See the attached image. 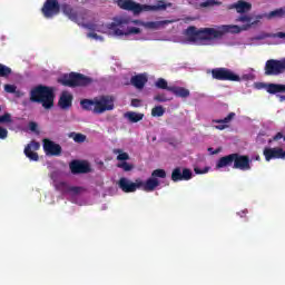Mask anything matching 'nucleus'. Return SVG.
<instances>
[{
  "instance_id": "f257e3e1",
  "label": "nucleus",
  "mask_w": 285,
  "mask_h": 285,
  "mask_svg": "<svg viewBox=\"0 0 285 285\" xmlns=\"http://www.w3.org/2000/svg\"><path fill=\"white\" fill-rule=\"evenodd\" d=\"M232 32L233 35H239L242 28L237 24H223L216 28H200L190 26L186 29V37L189 41H215L224 39V36Z\"/></svg>"
},
{
  "instance_id": "f03ea898",
  "label": "nucleus",
  "mask_w": 285,
  "mask_h": 285,
  "mask_svg": "<svg viewBox=\"0 0 285 285\" xmlns=\"http://www.w3.org/2000/svg\"><path fill=\"white\" fill-rule=\"evenodd\" d=\"M82 110H92L94 115H104L108 110H115V98L112 96H100L94 99L80 100Z\"/></svg>"
},
{
  "instance_id": "7ed1b4c3",
  "label": "nucleus",
  "mask_w": 285,
  "mask_h": 285,
  "mask_svg": "<svg viewBox=\"0 0 285 285\" xmlns=\"http://www.w3.org/2000/svg\"><path fill=\"white\" fill-rule=\"evenodd\" d=\"M114 3L120 8V10H126L127 12H132V14H141V12H150V11H157V10H166L168 6L164 0H160L157 2V4L150 6V4H141L139 2H136L134 0H114Z\"/></svg>"
},
{
  "instance_id": "20e7f679",
  "label": "nucleus",
  "mask_w": 285,
  "mask_h": 285,
  "mask_svg": "<svg viewBox=\"0 0 285 285\" xmlns=\"http://www.w3.org/2000/svg\"><path fill=\"white\" fill-rule=\"evenodd\" d=\"M30 101L32 104H42L46 110H50L55 106V91L48 86L39 85L31 89Z\"/></svg>"
},
{
  "instance_id": "39448f33",
  "label": "nucleus",
  "mask_w": 285,
  "mask_h": 285,
  "mask_svg": "<svg viewBox=\"0 0 285 285\" xmlns=\"http://www.w3.org/2000/svg\"><path fill=\"white\" fill-rule=\"evenodd\" d=\"M92 81V78L73 71L65 73L58 79V83H61V86H66L67 88H86V86H90Z\"/></svg>"
},
{
  "instance_id": "423d86ee",
  "label": "nucleus",
  "mask_w": 285,
  "mask_h": 285,
  "mask_svg": "<svg viewBox=\"0 0 285 285\" xmlns=\"http://www.w3.org/2000/svg\"><path fill=\"white\" fill-rule=\"evenodd\" d=\"M265 76L266 77H278V75H284L285 72V58L277 60V59H269L265 62Z\"/></svg>"
},
{
  "instance_id": "0eeeda50",
  "label": "nucleus",
  "mask_w": 285,
  "mask_h": 285,
  "mask_svg": "<svg viewBox=\"0 0 285 285\" xmlns=\"http://www.w3.org/2000/svg\"><path fill=\"white\" fill-rule=\"evenodd\" d=\"M212 77L216 79V81H242L239 75L224 67L212 69Z\"/></svg>"
},
{
  "instance_id": "6e6552de",
  "label": "nucleus",
  "mask_w": 285,
  "mask_h": 285,
  "mask_svg": "<svg viewBox=\"0 0 285 285\" xmlns=\"http://www.w3.org/2000/svg\"><path fill=\"white\" fill-rule=\"evenodd\" d=\"M130 21L125 18H117L109 24V30H111L115 37H128V27Z\"/></svg>"
},
{
  "instance_id": "1a4fd4ad",
  "label": "nucleus",
  "mask_w": 285,
  "mask_h": 285,
  "mask_svg": "<svg viewBox=\"0 0 285 285\" xmlns=\"http://www.w3.org/2000/svg\"><path fill=\"white\" fill-rule=\"evenodd\" d=\"M41 12L46 19H52L56 14L61 12V4L57 0H46L42 6Z\"/></svg>"
},
{
  "instance_id": "9d476101",
  "label": "nucleus",
  "mask_w": 285,
  "mask_h": 285,
  "mask_svg": "<svg viewBox=\"0 0 285 285\" xmlns=\"http://www.w3.org/2000/svg\"><path fill=\"white\" fill-rule=\"evenodd\" d=\"M42 148L46 153V155H49L50 157H59L61 155V145L45 138L42 140Z\"/></svg>"
},
{
  "instance_id": "9b49d317",
  "label": "nucleus",
  "mask_w": 285,
  "mask_h": 285,
  "mask_svg": "<svg viewBox=\"0 0 285 285\" xmlns=\"http://www.w3.org/2000/svg\"><path fill=\"white\" fill-rule=\"evenodd\" d=\"M193 179V171L189 168L176 167L171 171V181H190Z\"/></svg>"
},
{
  "instance_id": "f8f14e48",
  "label": "nucleus",
  "mask_w": 285,
  "mask_h": 285,
  "mask_svg": "<svg viewBox=\"0 0 285 285\" xmlns=\"http://www.w3.org/2000/svg\"><path fill=\"white\" fill-rule=\"evenodd\" d=\"M118 186L122 193H136L139 186H141V183H139V178L132 183L128 178L122 177L119 179Z\"/></svg>"
},
{
  "instance_id": "ddd939ff",
  "label": "nucleus",
  "mask_w": 285,
  "mask_h": 285,
  "mask_svg": "<svg viewBox=\"0 0 285 285\" xmlns=\"http://www.w3.org/2000/svg\"><path fill=\"white\" fill-rule=\"evenodd\" d=\"M236 170H250V158L246 155L234 154V166Z\"/></svg>"
},
{
  "instance_id": "4468645a",
  "label": "nucleus",
  "mask_w": 285,
  "mask_h": 285,
  "mask_svg": "<svg viewBox=\"0 0 285 285\" xmlns=\"http://www.w3.org/2000/svg\"><path fill=\"white\" fill-rule=\"evenodd\" d=\"M70 171L72 175H86V173H90V164L80 160H72L69 164Z\"/></svg>"
},
{
  "instance_id": "2eb2a0df",
  "label": "nucleus",
  "mask_w": 285,
  "mask_h": 285,
  "mask_svg": "<svg viewBox=\"0 0 285 285\" xmlns=\"http://www.w3.org/2000/svg\"><path fill=\"white\" fill-rule=\"evenodd\" d=\"M263 155L266 161H271L273 159H285V150L281 147L265 148L263 150Z\"/></svg>"
},
{
  "instance_id": "dca6fc26",
  "label": "nucleus",
  "mask_w": 285,
  "mask_h": 285,
  "mask_svg": "<svg viewBox=\"0 0 285 285\" xmlns=\"http://www.w3.org/2000/svg\"><path fill=\"white\" fill-rule=\"evenodd\" d=\"M41 148V144L37 142L36 140H32L30 144H28L24 147V155L30 159L31 161H39V154L32 150H39Z\"/></svg>"
},
{
  "instance_id": "f3484780",
  "label": "nucleus",
  "mask_w": 285,
  "mask_h": 285,
  "mask_svg": "<svg viewBox=\"0 0 285 285\" xmlns=\"http://www.w3.org/2000/svg\"><path fill=\"white\" fill-rule=\"evenodd\" d=\"M139 189L144 190L145 193H153L158 186H159V179L158 178H148L146 181L138 178Z\"/></svg>"
},
{
  "instance_id": "a211bd4d",
  "label": "nucleus",
  "mask_w": 285,
  "mask_h": 285,
  "mask_svg": "<svg viewBox=\"0 0 285 285\" xmlns=\"http://www.w3.org/2000/svg\"><path fill=\"white\" fill-rule=\"evenodd\" d=\"M60 10L65 14V17H68L70 21H73L75 23L79 22V13L72 8V6L68 3L60 4Z\"/></svg>"
},
{
  "instance_id": "6ab92c4d",
  "label": "nucleus",
  "mask_w": 285,
  "mask_h": 285,
  "mask_svg": "<svg viewBox=\"0 0 285 285\" xmlns=\"http://www.w3.org/2000/svg\"><path fill=\"white\" fill-rule=\"evenodd\" d=\"M72 95L68 91H63L60 96V99L58 101L59 107L61 110H68V108L72 107Z\"/></svg>"
},
{
  "instance_id": "aec40b11",
  "label": "nucleus",
  "mask_w": 285,
  "mask_h": 285,
  "mask_svg": "<svg viewBox=\"0 0 285 285\" xmlns=\"http://www.w3.org/2000/svg\"><path fill=\"white\" fill-rule=\"evenodd\" d=\"M233 8L236 9L238 14H246V12H250L253 10V4L245 0H238L236 3L233 4Z\"/></svg>"
},
{
  "instance_id": "412c9836",
  "label": "nucleus",
  "mask_w": 285,
  "mask_h": 285,
  "mask_svg": "<svg viewBox=\"0 0 285 285\" xmlns=\"http://www.w3.org/2000/svg\"><path fill=\"white\" fill-rule=\"evenodd\" d=\"M169 92H173L175 97H180V99H188L190 97V90L184 87L170 86Z\"/></svg>"
},
{
  "instance_id": "4be33fe9",
  "label": "nucleus",
  "mask_w": 285,
  "mask_h": 285,
  "mask_svg": "<svg viewBox=\"0 0 285 285\" xmlns=\"http://www.w3.org/2000/svg\"><path fill=\"white\" fill-rule=\"evenodd\" d=\"M233 164H235V154H229L218 159L216 168H226L228 166H233Z\"/></svg>"
},
{
  "instance_id": "5701e85b",
  "label": "nucleus",
  "mask_w": 285,
  "mask_h": 285,
  "mask_svg": "<svg viewBox=\"0 0 285 285\" xmlns=\"http://www.w3.org/2000/svg\"><path fill=\"white\" fill-rule=\"evenodd\" d=\"M233 119H235V112H229L227 115V117H225L224 119H215V120H213V122L220 124V125L216 126L217 130H226V128L228 127V125H226V124H230V121H233Z\"/></svg>"
},
{
  "instance_id": "b1692460",
  "label": "nucleus",
  "mask_w": 285,
  "mask_h": 285,
  "mask_svg": "<svg viewBox=\"0 0 285 285\" xmlns=\"http://www.w3.org/2000/svg\"><path fill=\"white\" fill-rule=\"evenodd\" d=\"M130 82L138 90H142L144 86L148 83V78L144 75H137L131 77Z\"/></svg>"
},
{
  "instance_id": "393cba45",
  "label": "nucleus",
  "mask_w": 285,
  "mask_h": 285,
  "mask_svg": "<svg viewBox=\"0 0 285 285\" xmlns=\"http://www.w3.org/2000/svg\"><path fill=\"white\" fill-rule=\"evenodd\" d=\"M222 2L216 0H204L200 3H194L193 1H189V6H194L196 10H202V8H213L215 6H220Z\"/></svg>"
},
{
  "instance_id": "a878e982",
  "label": "nucleus",
  "mask_w": 285,
  "mask_h": 285,
  "mask_svg": "<svg viewBox=\"0 0 285 285\" xmlns=\"http://www.w3.org/2000/svg\"><path fill=\"white\" fill-rule=\"evenodd\" d=\"M266 92L268 95H277L279 92H285V85L282 83H267L265 85Z\"/></svg>"
},
{
  "instance_id": "bb28decb",
  "label": "nucleus",
  "mask_w": 285,
  "mask_h": 285,
  "mask_svg": "<svg viewBox=\"0 0 285 285\" xmlns=\"http://www.w3.org/2000/svg\"><path fill=\"white\" fill-rule=\"evenodd\" d=\"M237 21H240V23H245L243 26V30H248V28H252L257 23V21H253V17L246 14L238 17Z\"/></svg>"
},
{
  "instance_id": "cd10ccee",
  "label": "nucleus",
  "mask_w": 285,
  "mask_h": 285,
  "mask_svg": "<svg viewBox=\"0 0 285 285\" xmlns=\"http://www.w3.org/2000/svg\"><path fill=\"white\" fill-rule=\"evenodd\" d=\"M170 23V20H163V21H149L146 22L144 26L145 28H148L149 30H159V28L164 26H168Z\"/></svg>"
},
{
  "instance_id": "c85d7f7f",
  "label": "nucleus",
  "mask_w": 285,
  "mask_h": 285,
  "mask_svg": "<svg viewBox=\"0 0 285 285\" xmlns=\"http://www.w3.org/2000/svg\"><path fill=\"white\" fill-rule=\"evenodd\" d=\"M125 118L130 121V124H137L144 119V114H137L135 111H128L125 114Z\"/></svg>"
},
{
  "instance_id": "c756f323",
  "label": "nucleus",
  "mask_w": 285,
  "mask_h": 285,
  "mask_svg": "<svg viewBox=\"0 0 285 285\" xmlns=\"http://www.w3.org/2000/svg\"><path fill=\"white\" fill-rule=\"evenodd\" d=\"M285 39V32H277V33H262L256 37L257 41H262V39Z\"/></svg>"
},
{
  "instance_id": "7c9ffc66",
  "label": "nucleus",
  "mask_w": 285,
  "mask_h": 285,
  "mask_svg": "<svg viewBox=\"0 0 285 285\" xmlns=\"http://www.w3.org/2000/svg\"><path fill=\"white\" fill-rule=\"evenodd\" d=\"M268 19H285V7L271 11L268 13Z\"/></svg>"
},
{
  "instance_id": "2f4dec72",
  "label": "nucleus",
  "mask_w": 285,
  "mask_h": 285,
  "mask_svg": "<svg viewBox=\"0 0 285 285\" xmlns=\"http://www.w3.org/2000/svg\"><path fill=\"white\" fill-rule=\"evenodd\" d=\"M70 139H73L76 144H83L86 141V135L79 134V132H70L69 134Z\"/></svg>"
},
{
  "instance_id": "473e14b6",
  "label": "nucleus",
  "mask_w": 285,
  "mask_h": 285,
  "mask_svg": "<svg viewBox=\"0 0 285 285\" xmlns=\"http://www.w3.org/2000/svg\"><path fill=\"white\" fill-rule=\"evenodd\" d=\"M156 88L159 90H168L170 92V87H168V81L164 78H158L155 82Z\"/></svg>"
},
{
  "instance_id": "72a5a7b5",
  "label": "nucleus",
  "mask_w": 285,
  "mask_h": 285,
  "mask_svg": "<svg viewBox=\"0 0 285 285\" xmlns=\"http://www.w3.org/2000/svg\"><path fill=\"white\" fill-rule=\"evenodd\" d=\"M166 109L163 106H156L151 109V117H164Z\"/></svg>"
},
{
  "instance_id": "f704fd0d",
  "label": "nucleus",
  "mask_w": 285,
  "mask_h": 285,
  "mask_svg": "<svg viewBox=\"0 0 285 285\" xmlns=\"http://www.w3.org/2000/svg\"><path fill=\"white\" fill-rule=\"evenodd\" d=\"M12 75V69L3 63H0V77L8 78Z\"/></svg>"
},
{
  "instance_id": "c9c22d12",
  "label": "nucleus",
  "mask_w": 285,
  "mask_h": 285,
  "mask_svg": "<svg viewBox=\"0 0 285 285\" xmlns=\"http://www.w3.org/2000/svg\"><path fill=\"white\" fill-rule=\"evenodd\" d=\"M157 177L159 179H166V170H164V169H155L151 173V178L157 179Z\"/></svg>"
},
{
  "instance_id": "e433bc0d",
  "label": "nucleus",
  "mask_w": 285,
  "mask_h": 285,
  "mask_svg": "<svg viewBox=\"0 0 285 285\" xmlns=\"http://www.w3.org/2000/svg\"><path fill=\"white\" fill-rule=\"evenodd\" d=\"M56 189H58L59 193L66 194L69 193L70 186L67 185V183L60 181L56 184Z\"/></svg>"
},
{
  "instance_id": "4c0bfd02",
  "label": "nucleus",
  "mask_w": 285,
  "mask_h": 285,
  "mask_svg": "<svg viewBox=\"0 0 285 285\" xmlns=\"http://www.w3.org/2000/svg\"><path fill=\"white\" fill-rule=\"evenodd\" d=\"M154 101H158V104H166V101H170V99L166 96L165 92L158 94L154 97Z\"/></svg>"
},
{
  "instance_id": "58836bf2",
  "label": "nucleus",
  "mask_w": 285,
  "mask_h": 285,
  "mask_svg": "<svg viewBox=\"0 0 285 285\" xmlns=\"http://www.w3.org/2000/svg\"><path fill=\"white\" fill-rule=\"evenodd\" d=\"M0 124H12V115L6 112L4 115L0 116Z\"/></svg>"
},
{
  "instance_id": "ea45409f",
  "label": "nucleus",
  "mask_w": 285,
  "mask_h": 285,
  "mask_svg": "<svg viewBox=\"0 0 285 285\" xmlns=\"http://www.w3.org/2000/svg\"><path fill=\"white\" fill-rule=\"evenodd\" d=\"M117 167L122 168V170H125V173H130V170H132V165H130V163H126V161L119 163L117 165Z\"/></svg>"
},
{
  "instance_id": "a19ab883",
  "label": "nucleus",
  "mask_w": 285,
  "mask_h": 285,
  "mask_svg": "<svg viewBox=\"0 0 285 285\" xmlns=\"http://www.w3.org/2000/svg\"><path fill=\"white\" fill-rule=\"evenodd\" d=\"M141 33V29L138 27H128L127 29V37L130 35H140Z\"/></svg>"
},
{
  "instance_id": "79ce46f5",
  "label": "nucleus",
  "mask_w": 285,
  "mask_h": 285,
  "mask_svg": "<svg viewBox=\"0 0 285 285\" xmlns=\"http://www.w3.org/2000/svg\"><path fill=\"white\" fill-rule=\"evenodd\" d=\"M6 92H9L10 95H14L17 92V86L14 85H4Z\"/></svg>"
},
{
  "instance_id": "37998d69",
  "label": "nucleus",
  "mask_w": 285,
  "mask_h": 285,
  "mask_svg": "<svg viewBox=\"0 0 285 285\" xmlns=\"http://www.w3.org/2000/svg\"><path fill=\"white\" fill-rule=\"evenodd\" d=\"M118 161H128V159H130V156H128L127 153H120L117 156Z\"/></svg>"
},
{
  "instance_id": "c03bdc74",
  "label": "nucleus",
  "mask_w": 285,
  "mask_h": 285,
  "mask_svg": "<svg viewBox=\"0 0 285 285\" xmlns=\"http://www.w3.org/2000/svg\"><path fill=\"white\" fill-rule=\"evenodd\" d=\"M209 168L205 167L204 169L199 168V167H195L194 168V173H196V175H206V173H208Z\"/></svg>"
},
{
  "instance_id": "a18cd8bd",
  "label": "nucleus",
  "mask_w": 285,
  "mask_h": 285,
  "mask_svg": "<svg viewBox=\"0 0 285 285\" xmlns=\"http://www.w3.org/2000/svg\"><path fill=\"white\" fill-rule=\"evenodd\" d=\"M8 138V129L0 127V139H7Z\"/></svg>"
},
{
  "instance_id": "49530a36",
  "label": "nucleus",
  "mask_w": 285,
  "mask_h": 285,
  "mask_svg": "<svg viewBox=\"0 0 285 285\" xmlns=\"http://www.w3.org/2000/svg\"><path fill=\"white\" fill-rule=\"evenodd\" d=\"M37 128H39V125H37V122L35 121L29 122V130H31V132H37Z\"/></svg>"
},
{
  "instance_id": "de8ad7c7",
  "label": "nucleus",
  "mask_w": 285,
  "mask_h": 285,
  "mask_svg": "<svg viewBox=\"0 0 285 285\" xmlns=\"http://www.w3.org/2000/svg\"><path fill=\"white\" fill-rule=\"evenodd\" d=\"M69 193H73V195H79V193H81V187H70L69 186Z\"/></svg>"
},
{
  "instance_id": "09e8293b",
  "label": "nucleus",
  "mask_w": 285,
  "mask_h": 285,
  "mask_svg": "<svg viewBox=\"0 0 285 285\" xmlns=\"http://www.w3.org/2000/svg\"><path fill=\"white\" fill-rule=\"evenodd\" d=\"M279 139H284L285 141V136L282 132H277L274 137H273V141H279Z\"/></svg>"
},
{
  "instance_id": "8fccbe9b",
  "label": "nucleus",
  "mask_w": 285,
  "mask_h": 285,
  "mask_svg": "<svg viewBox=\"0 0 285 285\" xmlns=\"http://www.w3.org/2000/svg\"><path fill=\"white\" fill-rule=\"evenodd\" d=\"M131 106H132L134 108H139V106H141V100H139V99H132V100H131Z\"/></svg>"
},
{
  "instance_id": "3c124183",
  "label": "nucleus",
  "mask_w": 285,
  "mask_h": 285,
  "mask_svg": "<svg viewBox=\"0 0 285 285\" xmlns=\"http://www.w3.org/2000/svg\"><path fill=\"white\" fill-rule=\"evenodd\" d=\"M88 37L90 39H99V36L97 33H95V32L88 33Z\"/></svg>"
},
{
  "instance_id": "603ef678",
  "label": "nucleus",
  "mask_w": 285,
  "mask_h": 285,
  "mask_svg": "<svg viewBox=\"0 0 285 285\" xmlns=\"http://www.w3.org/2000/svg\"><path fill=\"white\" fill-rule=\"evenodd\" d=\"M278 98H279V101L282 102V101H285V96H278Z\"/></svg>"
},
{
  "instance_id": "864d4df0",
  "label": "nucleus",
  "mask_w": 285,
  "mask_h": 285,
  "mask_svg": "<svg viewBox=\"0 0 285 285\" xmlns=\"http://www.w3.org/2000/svg\"><path fill=\"white\" fill-rule=\"evenodd\" d=\"M208 153H213V147H209V148H208Z\"/></svg>"
},
{
  "instance_id": "5fc2aeb1",
  "label": "nucleus",
  "mask_w": 285,
  "mask_h": 285,
  "mask_svg": "<svg viewBox=\"0 0 285 285\" xmlns=\"http://www.w3.org/2000/svg\"><path fill=\"white\" fill-rule=\"evenodd\" d=\"M217 153H219L218 150H216V151H213V155H217Z\"/></svg>"
},
{
  "instance_id": "6e6d98bb",
  "label": "nucleus",
  "mask_w": 285,
  "mask_h": 285,
  "mask_svg": "<svg viewBox=\"0 0 285 285\" xmlns=\"http://www.w3.org/2000/svg\"><path fill=\"white\" fill-rule=\"evenodd\" d=\"M0 112H1V107H0Z\"/></svg>"
}]
</instances>
